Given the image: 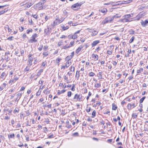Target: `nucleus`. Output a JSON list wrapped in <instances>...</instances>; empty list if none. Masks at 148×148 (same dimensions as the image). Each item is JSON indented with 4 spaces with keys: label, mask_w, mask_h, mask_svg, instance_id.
Here are the masks:
<instances>
[{
    "label": "nucleus",
    "mask_w": 148,
    "mask_h": 148,
    "mask_svg": "<svg viewBox=\"0 0 148 148\" xmlns=\"http://www.w3.org/2000/svg\"><path fill=\"white\" fill-rule=\"evenodd\" d=\"M79 71H77L76 72L75 77H76V78H77V79H78L79 78Z\"/></svg>",
    "instance_id": "nucleus-21"
},
{
    "label": "nucleus",
    "mask_w": 148,
    "mask_h": 148,
    "mask_svg": "<svg viewBox=\"0 0 148 148\" xmlns=\"http://www.w3.org/2000/svg\"><path fill=\"white\" fill-rule=\"evenodd\" d=\"M72 93L70 91H69L68 92L67 96L69 97H71V96Z\"/></svg>",
    "instance_id": "nucleus-47"
},
{
    "label": "nucleus",
    "mask_w": 148,
    "mask_h": 148,
    "mask_svg": "<svg viewBox=\"0 0 148 148\" xmlns=\"http://www.w3.org/2000/svg\"><path fill=\"white\" fill-rule=\"evenodd\" d=\"M48 46L47 45L43 47V50L44 51L45 50H47L48 48Z\"/></svg>",
    "instance_id": "nucleus-54"
},
{
    "label": "nucleus",
    "mask_w": 148,
    "mask_h": 148,
    "mask_svg": "<svg viewBox=\"0 0 148 148\" xmlns=\"http://www.w3.org/2000/svg\"><path fill=\"white\" fill-rule=\"evenodd\" d=\"M75 71V68L74 66H71L70 69V71L72 72H74Z\"/></svg>",
    "instance_id": "nucleus-45"
},
{
    "label": "nucleus",
    "mask_w": 148,
    "mask_h": 148,
    "mask_svg": "<svg viewBox=\"0 0 148 148\" xmlns=\"http://www.w3.org/2000/svg\"><path fill=\"white\" fill-rule=\"evenodd\" d=\"M82 96L81 95L76 94L74 98V99H77V100L78 101H80L82 99Z\"/></svg>",
    "instance_id": "nucleus-5"
},
{
    "label": "nucleus",
    "mask_w": 148,
    "mask_h": 148,
    "mask_svg": "<svg viewBox=\"0 0 148 148\" xmlns=\"http://www.w3.org/2000/svg\"><path fill=\"white\" fill-rule=\"evenodd\" d=\"M43 47V45H42L41 46H40V47L38 48V49L41 51L42 50Z\"/></svg>",
    "instance_id": "nucleus-53"
},
{
    "label": "nucleus",
    "mask_w": 148,
    "mask_h": 148,
    "mask_svg": "<svg viewBox=\"0 0 148 148\" xmlns=\"http://www.w3.org/2000/svg\"><path fill=\"white\" fill-rule=\"evenodd\" d=\"M66 91L65 90H63L61 91H60V90H58V95H60L62 93H63L64 92Z\"/></svg>",
    "instance_id": "nucleus-19"
},
{
    "label": "nucleus",
    "mask_w": 148,
    "mask_h": 148,
    "mask_svg": "<svg viewBox=\"0 0 148 148\" xmlns=\"http://www.w3.org/2000/svg\"><path fill=\"white\" fill-rule=\"evenodd\" d=\"M77 35L75 34V33L74 35L72 36V38L73 39H75L76 38H77Z\"/></svg>",
    "instance_id": "nucleus-37"
},
{
    "label": "nucleus",
    "mask_w": 148,
    "mask_h": 148,
    "mask_svg": "<svg viewBox=\"0 0 148 148\" xmlns=\"http://www.w3.org/2000/svg\"><path fill=\"white\" fill-rule=\"evenodd\" d=\"M6 110L7 111H8V112H9L10 113H11L12 111V110L11 108L10 110H9L8 109L7 110Z\"/></svg>",
    "instance_id": "nucleus-63"
},
{
    "label": "nucleus",
    "mask_w": 148,
    "mask_h": 148,
    "mask_svg": "<svg viewBox=\"0 0 148 148\" xmlns=\"http://www.w3.org/2000/svg\"><path fill=\"white\" fill-rule=\"evenodd\" d=\"M33 3H29L27 4V8H29L30 6H31L33 4Z\"/></svg>",
    "instance_id": "nucleus-42"
},
{
    "label": "nucleus",
    "mask_w": 148,
    "mask_h": 148,
    "mask_svg": "<svg viewBox=\"0 0 148 148\" xmlns=\"http://www.w3.org/2000/svg\"><path fill=\"white\" fill-rule=\"evenodd\" d=\"M59 23L58 21L55 20L53 22V23L51 24V25L53 26H54L60 23Z\"/></svg>",
    "instance_id": "nucleus-13"
},
{
    "label": "nucleus",
    "mask_w": 148,
    "mask_h": 148,
    "mask_svg": "<svg viewBox=\"0 0 148 148\" xmlns=\"http://www.w3.org/2000/svg\"><path fill=\"white\" fill-rule=\"evenodd\" d=\"M55 20L58 21L59 23H62L64 20V18L63 17H61L60 18H59L58 16L57 15L55 18Z\"/></svg>",
    "instance_id": "nucleus-6"
},
{
    "label": "nucleus",
    "mask_w": 148,
    "mask_h": 148,
    "mask_svg": "<svg viewBox=\"0 0 148 148\" xmlns=\"http://www.w3.org/2000/svg\"><path fill=\"white\" fill-rule=\"evenodd\" d=\"M29 70V67H28L27 66L25 69L24 71H28Z\"/></svg>",
    "instance_id": "nucleus-49"
},
{
    "label": "nucleus",
    "mask_w": 148,
    "mask_h": 148,
    "mask_svg": "<svg viewBox=\"0 0 148 148\" xmlns=\"http://www.w3.org/2000/svg\"><path fill=\"white\" fill-rule=\"evenodd\" d=\"M23 38L24 39H25L27 38V36H26L25 34H24L22 36Z\"/></svg>",
    "instance_id": "nucleus-55"
},
{
    "label": "nucleus",
    "mask_w": 148,
    "mask_h": 148,
    "mask_svg": "<svg viewBox=\"0 0 148 148\" xmlns=\"http://www.w3.org/2000/svg\"><path fill=\"white\" fill-rule=\"evenodd\" d=\"M53 138V134H52L51 135L49 136L48 138Z\"/></svg>",
    "instance_id": "nucleus-62"
},
{
    "label": "nucleus",
    "mask_w": 148,
    "mask_h": 148,
    "mask_svg": "<svg viewBox=\"0 0 148 148\" xmlns=\"http://www.w3.org/2000/svg\"><path fill=\"white\" fill-rule=\"evenodd\" d=\"M92 117H94L96 115V112L95 110H94L92 114Z\"/></svg>",
    "instance_id": "nucleus-34"
},
{
    "label": "nucleus",
    "mask_w": 148,
    "mask_h": 148,
    "mask_svg": "<svg viewBox=\"0 0 148 148\" xmlns=\"http://www.w3.org/2000/svg\"><path fill=\"white\" fill-rule=\"evenodd\" d=\"M86 110L88 112H90V108L89 107L88 109H86Z\"/></svg>",
    "instance_id": "nucleus-64"
},
{
    "label": "nucleus",
    "mask_w": 148,
    "mask_h": 148,
    "mask_svg": "<svg viewBox=\"0 0 148 148\" xmlns=\"http://www.w3.org/2000/svg\"><path fill=\"white\" fill-rule=\"evenodd\" d=\"M121 16H120L119 15V14H116L114 16H113L112 17V21L114 20V19L119 18Z\"/></svg>",
    "instance_id": "nucleus-12"
},
{
    "label": "nucleus",
    "mask_w": 148,
    "mask_h": 148,
    "mask_svg": "<svg viewBox=\"0 0 148 148\" xmlns=\"http://www.w3.org/2000/svg\"><path fill=\"white\" fill-rule=\"evenodd\" d=\"M33 30L32 29L30 28L27 29L26 31V33L27 34H29V32H32Z\"/></svg>",
    "instance_id": "nucleus-32"
},
{
    "label": "nucleus",
    "mask_w": 148,
    "mask_h": 148,
    "mask_svg": "<svg viewBox=\"0 0 148 148\" xmlns=\"http://www.w3.org/2000/svg\"><path fill=\"white\" fill-rule=\"evenodd\" d=\"M4 137L2 135H0V143L1 142V139H2L3 140V138H4Z\"/></svg>",
    "instance_id": "nucleus-58"
},
{
    "label": "nucleus",
    "mask_w": 148,
    "mask_h": 148,
    "mask_svg": "<svg viewBox=\"0 0 148 148\" xmlns=\"http://www.w3.org/2000/svg\"><path fill=\"white\" fill-rule=\"evenodd\" d=\"M117 108V107L114 103L112 104V110H115Z\"/></svg>",
    "instance_id": "nucleus-20"
},
{
    "label": "nucleus",
    "mask_w": 148,
    "mask_h": 148,
    "mask_svg": "<svg viewBox=\"0 0 148 148\" xmlns=\"http://www.w3.org/2000/svg\"><path fill=\"white\" fill-rule=\"evenodd\" d=\"M84 2L83 1L80 2L79 3H77L72 5L71 8L72 9H74V8H77L81 6V5L84 4Z\"/></svg>",
    "instance_id": "nucleus-4"
},
{
    "label": "nucleus",
    "mask_w": 148,
    "mask_h": 148,
    "mask_svg": "<svg viewBox=\"0 0 148 148\" xmlns=\"http://www.w3.org/2000/svg\"><path fill=\"white\" fill-rule=\"evenodd\" d=\"M49 54V52L47 50H45L44 51V52L43 53V55L44 56V57L47 56Z\"/></svg>",
    "instance_id": "nucleus-15"
},
{
    "label": "nucleus",
    "mask_w": 148,
    "mask_h": 148,
    "mask_svg": "<svg viewBox=\"0 0 148 148\" xmlns=\"http://www.w3.org/2000/svg\"><path fill=\"white\" fill-rule=\"evenodd\" d=\"M135 38L134 36L132 37L129 40V43H132L134 40Z\"/></svg>",
    "instance_id": "nucleus-39"
},
{
    "label": "nucleus",
    "mask_w": 148,
    "mask_h": 148,
    "mask_svg": "<svg viewBox=\"0 0 148 148\" xmlns=\"http://www.w3.org/2000/svg\"><path fill=\"white\" fill-rule=\"evenodd\" d=\"M22 95V93H20V92L18 93L17 95V98L16 99L15 101L18 102V100L20 99L21 98Z\"/></svg>",
    "instance_id": "nucleus-8"
},
{
    "label": "nucleus",
    "mask_w": 148,
    "mask_h": 148,
    "mask_svg": "<svg viewBox=\"0 0 148 148\" xmlns=\"http://www.w3.org/2000/svg\"><path fill=\"white\" fill-rule=\"evenodd\" d=\"M132 16L130 14L125 15L123 16V18L120 20V21L123 23L131 22L132 21V19L130 18Z\"/></svg>",
    "instance_id": "nucleus-1"
},
{
    "label": "nucleus",
    "mask_w": 148,
    "mask_h": 148,
    "mask_svg": "<svg viewBox=\"0 0 148 148\" xmlns=\"http://www.w3.org/2000/svg\"><path fill=\"white\" fill-rule=\"evenodd\" d=\"M141 25L143 26H145L148 23V19L145 20L144 21L142 20L140 22Z\"/></svg>",
    "instance_id": "nucleus-9"
},
{
    "label": "nucleus",
    "mask_w": 148,
    "mask_h": 148,
    "mask_svg": "<svg viewBox=\"0 0 148 148\" xmlns=\"http://www.w3.org/2000/svg\"><path fill=\"white\" fill-rule=\"evenodd\" d=\"M126 103V102L124 100H123L121 102V104L123 106V105H124Z\"/></svg>",
    "instance_id": "nucleus-60"
},
{
    "label": "nucleus",
    "mask_w": 148,
    "mask_h": 148,
    "mask_svg": "<svg viewBox=\"0 0 148 148\" xmlns=\"http://www.w3.org/2000/svg\"><path fill=\"white\" fill-rule=\"evenodd\" d=\"M33 60L32 57L29 58V59L27 62V64L29 66H30L32 64V62Z\"/></svg>",
    "instance_id": "nucleus-7"
},
{
    "label": "nucleus",
    "mask_w": 148,
    "mask_h": 148,
    "mask_svg": "<svg viewBox=\"0 0 148 148\" xmlns=\"http://www.w3.org/2000/svg\"><path fill=\"white\" fill-rule=\"evenodd\" d=\"M99 11L102 13H105L107 12V9L106 8H103V9H100Z\"/></svg>",
    "instance_id": "nucleus-18"
},
{
    "label": "nucleus",
    "mask_w": 148,
    "mask_h": 148,
    "mask_svg": "<svg viewBox=\"0 0 148 148\" xmlns=\"http://www.w3.org/2000/svg\"><path fill=\"white\" fill-rule=\"evenodd\" d=\"M98 33V32L97 31H94L93 32H92V36H94L96 35Z\"/></svg>",
    "instance_id": "nucleus-35"
},
{
    "label": "nucleus",
    "mask_w": 148,
    "mask_h": 148,
    "mask_svg": "<svg viewBox=\"0 0 148 148\" xmlns=\"http://www.w3.org/2000/svg\"><path fill=\"white\" fill-rule=\"evenodd\" d=\"M62 27V30L64 31L67 29L69 28V27L68 26H66V27Z\"/></svg>",
    "instance_id": "nucleus-28"
},
{
    "label": "nucleus",
    "mask_w": 148,
    "mask_h": 148,
    "mask_svg": "<svg viewBox=\"0 0 148 148\" xmlns=\"http://www.w3.org/2000/svg\"><path fill=\"white\" fill-rule=\"evenodd\" d=\"M63 43V41L62 40H61L60 42H58V45L59 46H60L61 45H62Z\"/></svg>",
    "instance_id": "nucleus-44"
},
{
    "label": "nucleus",
    "mask_w": 148,
    "mask_h": 148,
    "mask_svg": "<svg viewBox=\"0 0 148 148\" xmlns=\"http://www.w3.org/2000/svg\"><path fill=\"white\" fill-rule=\"evenodd\" d=\"M129 32V33L130 34H134L135 32L133 29H131L130 30V31Z\"/></svg>",
    "instance_id": "nucleus-30"
},
{
    "label": "nucleus",
    "mask_w": 148,
    "mask_h": 148,
    "mask_svg": "<svg viewBox=\"0 0 148 148\" xmlns=\"http://www.w3.org/2000/svg\"><path fill=\"white\" fill-rule=\"evenodd\" d=\"M19 111V109L17 107H16L15 110H14L13 112L14 113H15L16 112H18Z\"/></svg>",
    "instance_id": "nucleus-25"
},
{
    "label": "nucleus",
    "mask_w": 148,
    "mask_h": 148,
    "mask_svg": "<svg viewBox=\"0 0 148 148\" xmlns=\"http://www.w3.org/2000/svg\"><path fill=\"white\" fill-rule=\"evenodd\" d=\"M99 40H96L94 41L92 43V47H94L96 46L97 44L99 43Z\"/></svg>",
    "instance_id": "nucleus-16"
},
{
    "label": "nucleus",
    "mask_w": 148,
    "mask_h": 148,
    "mask_svg": "<svg viewBox=\"0 0 148 148\" xmlns=\"http://www.w3.org/2000/svg\"><path fill=\"white\" fill-rule=\"evenodd\" d=\"M44 3L43 2H39L37 4L34 5V8L38 9V10H41L45 9V6H42Z\"/></svg>",
    "instance_id": "nucleus-2"
},
{
    "label": "nucleus",
    "mask_w": 148,
    "mask_h": 148,
    "mask_svg": "<svg viewBox=\"0 0 148 148\" xmlns=\"http://www.w3.org/2000/svg\"><path fill=\"white\" fill-rule=\"evenodd\" d=\"M5 87L4 86L1 85L0 87V91L2 90Z\"/></svg>",
    "instance_id": "nucleus-59"
},
{
    "label": "nucleus",
    "mask_w": 148,
    "mask_h": 148,
    "mask_svg": "<svg viewBox=\"0 0 148 148\" xmlns=\"http://www.w3.org/2000/svg\"><path fill=\"white\" fill-rule=\"evenodd\" d=\"M47 62L46 61L42 63V64L40 66L41 68L44 67L46 65Z\"/></svg>",
    "instance_id": "nucleus-22"
},
{
    "label": "nucleus",
    "mask_w": 148,
    "mask_h": 148,
    "mask_svg": "<svg viewBox=\"0 0 148 148\" xmlns=\"http://www.w3.org/2000/svg\"><path fill=\"white\" fill-rule=\"evenodd\" d=\"M74 44V41L71 42H70V44L69 45V47H72V46H73Z\"/></svg>",
    "instance_id": "nucleus-48"
},
{
    "label": "nucleus",
    "mask_w": 148,
    "mask_h": 148,
    "mask_svg": "<svg viewBox=\"0 0 148 148\" xmlns=\"http://www.w3.org/2000/svg\"><path fill=\"white\" fill-rule=\"evenodd\" d=\"M27 3V2H26V1H24L21 3L20 4V5L21 6H23L24 5H25Z\"/></svg>",
    "instance_id": "nucleus-27"
},
{
    "label": "nucleus",
    "mask_w": 148,
    "mask_h": 148,
    "mask_svg": "<svg viewBox=\"0 0 148 148\" xmlns=\"http://www.w3.org/2000/svg\"><path fill=\"white\" fill-rule=\"evenodd\" d=\"M32 16L36 19H37L38 17V15L36 14H33L32 15Z\"/></svg>",
    "instance_id": "nucleus-57"
},
{
    "label": "nucleus",
    "mask_w": 148,
    "mask_h": 148,
    "mask_svg": "<svg viewBox=\"0 0 148 148\" xmlns=\"http://www.w3.org/2000/svg\"><path fill=\"white\" fill-rule=\"evenodd\" d=\"M83 46L82 45H81L78 47V48L76 50L75 52L77 54L81 50V49L83 48Z\"/></svg>",
    "instance_id": "nucleus-11"
},
{
    "label": "nucleus",
    "mask_w": 148,
    "mask_h": 148,
    "mask_svg": "<svg viewBox=\"0 0 148 148\" xmlns=\"http://www.w3.org/2000/svg\"><path fill=\"white\" fill-rule=\"evenodd\" d=\"M92 57L94 59L95 61H96L98 60V56L97 55L93 53L92 55Z\"/></svg>",
    "instance_id": "nucleus-10"
},
{
    "label": "nucleus",
    "mask_w": 148,
    "mask_h": 148,
    "mask_svg": "<svg viewBox=\"0 0 148 148\" xmlns=\"http://www.w3.org/2000/svg\"><path fill=\"white\" fill-rule=\"evenodd\" d=\"M6 76V74L5 72H3L0 76V77L2 79H4Z\"/></svg>",
    "instance_id": "nucleus-14"
},
{
    "label": "nucleus",
    "mask_w": 148,
    "mask_h": 148,
    "mask_svg": "<svg viewBox=\"0 0 148 148\" xmlns=\"http://www.w3.org/2000/svg\"><path fill=\"white\" fill-rule=\"evenodd\" d=\"M69 48H70V47H69V45H65V46H64L62 49H68Z\"/></svg>",
    "instance_id": "nucleus-38"
},
{
    "label": "nucleus",
    "mask_w": 148,
    "mask_h": 148,
    "mask_svg": "<svg viewBox=\"0 0 148 148\" xmlns=\"http://www.w3.org/2000/svg\"><path fill=\"white\" fill-rule=\"evenodd\" d=\"M120 2H116V4H114V3L112 2V9H115V8L114 7V5H119V4H121V3H120Z\"/></svg>",
    "instance_id": "nucleus-17"
},
{
    "label": "nucleus",
    "mask_w": 148,
    "mask_h": 148,
    "mask_svg": "<svg viewBox=\"0 0 148 148\" xmlns=\"http://www.w3.org/2000/svg\"><path fill=\"white\" fill-rule=\"evenodd\" d=\"M37 36L36 34L35 33L33 34L31 37V38L28 40V42L30 43L35 42L37 41V40L36 38Z\"/></svg>",
    "instance_id": "nucleus-3"
},
{
    "label": "nucleus",
    "mask_w": 148,
    "mask_h": 148,
    "mask_svg": "<svg viewBox=\"0 0 148 148\" xmlns=\"http://www.w3.org/2000/svg\"><path fill=\"white\" fill-rule=\"evenodd\" d=\"M41 93V91L40 90H39L36 93V95L39 96L40 95V93Z\"/></svg>",
    "instance_id": "nucleus-51"
},
{
    "label": "nucleus",
    "mask_w": 148,
    "mask_h": 148,
    "mask_svg": "<svg viewBox=\"0 0 148 148\" xmlns=\"http://www.w3.org/2000/svg\"><path fill=\"white\" fill-rule=\"evenodd\" d=\"M71 62H69V61H68L66 62V65H65L66 66V68L68 67L71 65Z\"/></svg>",
    "instance_id": "nucleus-31"
},
{
    "label": "nucleus",
    "mask_w": 148,
    "mask_h": 148,
    "mask_svg": "<svg viewBox=\"0 0 148 148\" xmlns=\"http://www.w3.org/2000/svg\"><path fill=\"white\" fill-rule=\"evenodd\" d=\"M100 86L101 84L99 83H97L95 85V87L97 88L99 87Z\"/></svg>",
    "instance_id": "nucleus-33"
},
{
    "label": "nucleus",
    "mask_w": 148,
    "mask_h": 148,
    "mask_svg": "<svg viewBox=\"0 0 148 148\" xmlns=\"http://www.w3.org/2000/svg\"><path fill=\"white\" fill-rule=\"evenodd\" d=\"M14 37L13 36H11V37H10L7 38V40H12V38H13Z\"/></svg>",
    "instance_id": "nucleus-52"
},
{
    "label": "nucleus",
    "mask_w": 148,
    "mask_h": 148,
    "mask_svg": "<svg viewBox=\"0 0 148 148\" xmlns=\"http://www.w3.org/2000/svg\"><path fill=\"white\" fill-rule=\"evenodd\" d=\"M98 76V77L99 79H102V73L101 72H99V73Z\"/></svg>",
    "instance_id": "nucleus-23"
},
{
    "label": "nucleus",
    "mask_w": 148,
    "mask_h": 148,
    "mask_svg": "<svg viewBox=\"0 0 148 148\" xmlns=\"http://www.w3.org/2000/svg\"><path fill=\"white\" fill-rule=\"evenodd\" d=\"M110 111L109 110H107L106 111H105L104 113L105 114H108L109 115H110Z\"/></svg>",
    "instance_id": "nucleus-36"
},
{
    "label": "nucleus",
    "mask_w": 148,
    "mask_h": 148,
    "mask_svg": "<svg viewBox=\"0 0 148 148\" xmlns=\"http://www.w3.org/2000/svg\"><path fill=\"white\" fill-rule=\"evenodd\" d=\"M6 11H7V10H6V9H4V10H3V11L2 10V11H0V15L4 14L5 13V12Z\"/></svg>",
    "instance_id": "nucleus-46"
},
{
    "label": "nucleus",
    "mask_w": 148,
    "mask_h": 148,
    "mask_svg": "<svg viewBox=\"0 0 148 148\" xmlns=\"http://www.w3.org/2000/svg\"><path fill=\"white\" fill-rule=\"evenodd\" d=\"M28 21L29 23H30L31 24H32V23L33 21L31 19H28Z\"/></svg>",
    "instance_id": "nucleus-61"
},
{
    "label": "nucleus",
    "mask_w": 148,
    "mask_h": 148,
    "mask_svg": "<svg viewBox=\"0 0 148 148\" xmlns=\"http://www.w3.org/2000/svg\"><path fill=\"white\" fill-rule=\"evenodd\" d=\"M61 60V59L60 58H58L56 59V63H57L58 65H59V63Z\"/></svg>",
    "instance_id": "nucleus-29"
},
{
    "label": "nucleus",
    "mask_w": 148,
    "mask_h": 148,
    "mask_svg": "<svg viewBox=\"0 0 148 148\" xmlns=\"http://www.w3.org/2000/svg\"><path fill=\"white\" fill-rule=\"evenodd\" d=\"M146 97H143L142 98H141L140 100V103H142L143 102V101H144V100H145V99Z\"/></svg>",
    "instance_id": "nucleus-26"
},
{
    "label": "nucleus",
    "mask_w": 148,
    "mask_h": 148,
    "mask_svg": "<svg viewBox=\"0 0 148 148\" xmlns=\"http://www.w3.org/2000/svg\"><path fill=\"white\" fill-rule=\"evenodd\" d=\"M14 134H11L10 135H8V138H14Z\"/></svg>",
    "instance_id": "nucleus-40"
},
{
    "label": "nucleus",
    "mask_w": 148,
    "mask_h": 148,
    "mask_svg": "<svg viewBox=\"0 0 148 148\" xmlns=\"http://www.w3.org/2000/svg\"><path fill=\"white\" fill-rule=\"evenodd\" d=\"M95 75V73L92 72H91L89 74V75L90 76V77L94 76Z\"/></svg>",
    "instance_id": "nucleus-41"
},
{
    "label": "nucleus",
    "mask_w": 148,
    "mask_h": 148,
    "mask_svg": "<svg viewBox=\"0 0 148 148\" xmlns=\"http://www.w3.org/2000/svg\"><path fill=\"white\" fill-rule=\"evenodd\" d=\"M75 85L74 84H73V86H72V88H71V90L73 91H74L75 90Z\"/></svg>",
    "instance_id": "nucleus-50"
},
{
    "label": "nucleus",
    "mask_w": 148,
    "mask_h": 148,
    "mask_svg": "<svg viewBox=\"0 0 148 148\" xmlns=\"http://www.w3.org/2000/svg\"><path fill=\"white\" fill-rule=\"evenodd\" d=\"M10 118L8 116H5L4 117V119L5 120H9L10 119Z\"/></svg>",
    "instance_id": "nucleus-56"
},
{
    "label": "nucleus",
    "mask_w": 148,
    "mask_h": 148,
    "mask_svg": "<svg viewBox=\"0 0 148 148\" xmlns=\"http://www.w3.org/2000/svg\"><path fill=\"white\" fill-rule=\"evenodd\" d=\"M132 105L130 103H128L127 105V108L129 110H130L131 109Z\"/></svg>",
    "instance_id": "nucleus-43"
},
{
    "label": "nucleus",
    "mask_w": 148,
    "mask_h": 148,
    "mask_svg": "<svg viewBox=\"0 0 148 148\" xmlns=\"http://www.w3.org/2000/svg\"><path fill=\"white\" fill-rule=\"evenodd\" d=\"M111 21V20L109 21V20H108V19L107 18H106L104 20V21H103V22L104 23V24H105V23H108L109 21H110V22Z\"/></svg>",
    "instance_id": "nucleus-24"
}]
</instances>
